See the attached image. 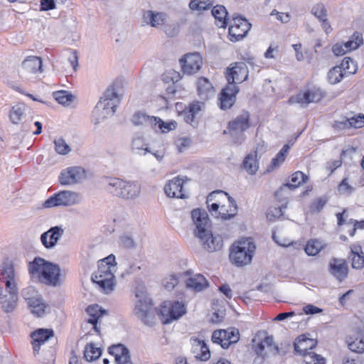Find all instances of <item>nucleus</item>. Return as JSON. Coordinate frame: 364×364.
Wrapping results in <instances>:
<instances>
[{
	"instance_id": "f257e3e1",
	"label": "nucleus",
	"mask_w": 364,
	"mask_h": 364,
	"mask_svg": "<svg viewBox=\"0 0 364 364\" xmlns=\"http://www.w3.org/2000/svg\"><path fill=\"white\" fill-rule=\"evenodd\" d=\"M191 217L196 226L195 235L203 247L210 252L220 250L223 247V240L220 236H214L208 230L209 219L207 213L200 209H194L191 212Z\"/></svg>"
},
{
	"instance_id": "f03ea898",
	"label": "nucleus",
	"mask_w": 364,
	"mask_h": 364,
	"mask_svg": "<svg viewBox=\"0 0 364 364\" xmlns=\"http://www.w3.org/2000/svg\"><path fill=\"white\" fill-rule=\"evenodd\" d=\"M28 271L32 278L52 287L60 285L63 279L59 265L41 257H36L29 263Z\"/></svg>"
},
{
	"instance_id": "7ed1b4c3",
	"label": "nucleus",
	"mask_w": 364,
	"mask_h": 364,
	"mask_svg": "<svg viewBox=\"0 0 364 364\" xmlns=\"http://www.w3.org/2000/svg\"><path fill=\"white\" fill-rule=\"evenodd\" d=\"M207 205L213 215L223 220H230L237 213L235 200L223 191H213L209 194Z\"/></svg>"
},
{
	"instance_id": "20e7f679",
	"label": "nucleus",
	"mask_w": 364,
	"mask_h": 364,
	"mask_svg": "<svg viewBox=\"0 0 364 364\" xmlns=\"http://www.w3.org/2000/svg\"><path fill=\"white\" fill-rule=\"evenodd\" d=\"M115 256L109 255L98 262V268L92 276V280L105 294L114 291L116 286L115 272H117Z\"/></svg>"
},
{
	"instance_id": "39448f33",
	"label": "nucleus",
	"mask_w": 364,
	"mask_h": 364,
	"mask_svg": "<svg viewBox=\"0 0 364 364\" xmlns=\"http://www.w3.org/2000/svg\"><path fill=\"white\" fill-rule=\"evenodd\" d=\"M255 250V245L251 238L242 239L232 245L230 259L237 267L247 265L251 262Z\"/></svg>"
},
{
	"instance_id": "423d86ee",
	"label": "nucleus",
	"mask_w": 364,
	"mask_h": 364,
	"mask_svg": "<svg viewBox=\"0 0 364 364\" xmlns=\"http://www.w3.org/2000/svg\"><path fill=\"white\" fill-rule=\"evenodd\" d=\"M133 313L144 323L149 324L153 318V303L144 287H137Z\"/></svg>"
},
{
	"instance_id": "0eeeda50",
	"label": "nucleus",
	"mask_w": 364,
	"mask_h": 364,
	"mask_svg": "<svg viewBox=\"0 0 364 364\" xmlns=\"http://www.w3.org/2000/svg\"><path fill=\"white\" fill-rule=\"evenodd\" d=\"M81 200L79 193L71 191H62L48 198L43 204L46 208L59 206H72Z\"/></svg>"
},
{
	"instance_id": "6e6552de",
	"label": "nucleus",
	"mask_w": 364,
	"mask_h": 364,
	"mask_svg": "<svg viewBox=\"0 0 364 364\" xmlns=\"http://www.w3.org/2000/svg\"><path fill=\"white\" fill-rule=\"evenodd\" d=\"M185 312L186 307L184 304L179 301H166L158 310V314L164 323H168L173 320L178 319Z\"/></svg>"
},
{
	"instance_id": "1a4fd4ad",
	"label": "nucleus",
	"mask_w": 364,
	"mask_h": 364,
	"mask_svg": "<svg viewBox=\"0 0 364 364\" xmlns=\"http://www.w3.org/2000/svg\"><path fill=\"white\" fill-rule=\"evenodd\" d=\"M251 23L247 19L234 14L229 22V40L232 42H237L245 38L251 28Z\"/></svg>"
},
{
	"instance_id": "9d476101",
	"label": "nucleus",
	"mask_w": 364,
	"mask_h": 364,
	"mask_svg": "<svg viewBox=\"0 0 364 364\" xmlns=\"http://www.w3.org/2000/svg\"><path fill=\"white\" fill-rule=\"evenodd\" d=\"M324 92L318 87H311L302 90L289 99L291 105H299L306 107L310 103H317L324 97Z\"/></svg>"
},
{
	"instance_id": "9b49d317",
	"label": "nucleus",
	"mask_w": 364,
	"mask_h": 364,
	"mask_svg": "<svg viewBox=\"0 0 364 364\" xmlns=\"http://www.w3.org/2000/svg\"><path fill=\"white\" fill-rule=\"evenodd\" d=\"M249 70L243 62L233 63L226 69L225 77L228 85L242 83L247 79Z\"/></svg>"
},
{
	"instance_id": "f8f14e48",
	"label": "nucleus",
	"mask_w": 364,
	"mask_h": 364,
	"mask_svg": "<svg viewBox=\"0 0 364 364\" xmlns=\"http://www.w3.org/2000/svg\"><path fill=\"white\" fill-rule=\"evenodd\" d=\"M240 340V333L235 328L226 330L221 329L213 331L212 341L220 344L223 348H228L231 344L236 343Z\"/></svg>"
},
{
	"instance_id": "ddd939ff",
	"label": "nucleus",
	"mask_w": 364,
	"mask_h": 364,
	"mask_svg": "<svg viewBox=\"0 0 364 364\" xmlns=\"http://www.w3.org/2000/svg\"><path fill=\"white\" fill-rule=\"evenodd\" d=\"M255 352L258 358H261V360L257 362V360H254L255 363H259L265 358L276 355L278 353V348L275 346L274 338L272 336H267L262 340L255 347Z\"/></svg>"
},
{
	"instance_id": "4468645a",
	"label": "nucleus",
	"mask_w": 364,
	"mask_h": 364,
	"mask_svg": "<svg viewBox=\"0 0 364 364\" xmlns=\"http://www.w3.org/2000/svg\"><path fill=\"white\" fill-rule=\"evenodd\" d=\"M180 62L183 72L187 75H193L200 70L203 58L198 53H191L186 54Z\"/></svg>"
},
{
	"instance_id": "2eb2a0df",
	"label": "nucleus",
	"mask_w": 364,
	"mask_h": 364,
	"mask_svg": "<svg viewBox=\"0 0 364 364\" xmlns=\"http://www.w3.org/2000/svg\"><path fill=\"white\" fill-rule=\"evenodd\" d=\"M117 107L112 102L100 100L92 113L94 123L100 124L102 121L112 117L114 114Z\"/></svg>"
},
{
	"instance_id": "dca6fc26",
	"label": "nucleus",
	"mask_w": 364,
	"mask_h": 364,
	"mask_svg": "<svg viewBox=\"0 0 364 364\" xmlns=\"http://www.w3.org/2000/svg\"><path fill=\"white\" fill-rule=\"evenodd\" d=\"M85 177L86 174L83 168L80 167H70L61 172L59 180L61 184L70 186L80 182Z\"/></svg>"
},
{
	"instance_id": "f3484780",
	"label": "nucleus",
	"mask_w": 364,
	"mask_h": 364,
	"mask_svg": "<svg viewBox=\"0 0 364 364\" xmlns=\"http://www.w3.org/2000/svg\"><path fill=\"white\" fill-rule=\"evenodd\" d=\"M266 146L264 143H259L253 153L249 154L244 159L243 167L245 170L251 175L256 173L259 168V164L257 161L258 156L265 151Z\"/></svg>"
},
{
	"instance_id": "a211bd4d",
	"label": "nucleus",
	"mask_w": 364,
	"mask_h": 364,
	"mask_svg": "<svg viewBox=\"0 0 364 364\" xmlns=\"http://www.w3.org/2000/svg\"><path fill=\"white\" fill-rule=\"evenodd\" d=\"M64 232L61 226L52 227L41 235V242L46 249H53L63 237Z\"/></svg>"
},
{
	"instance_id": "6ab92c4d",
	"label": "nucleus",
	"mask_w": 364,
	"mask_h": 364,
	"mask_svg": "<svg viewBox=\"0 0 364 364\" xmlns=\"http://www.w3.org/2000/svg\"><path fill=\"white\" fill-rule=\"evenodd\" d=\"M1 281L4 284V291L18 294L17 277L14 269L11 265L6 266L2 270Z\"/></svg>"
},
{
	"instance_id": "aec40b11",
	"label": "nucleus",
	"mask_w": 364,
	"mask_h": 364,
	"mask_svg": "<svg viewBox=\"0 0 364 364\" xmlns=\"http://www.w3.org/2000/svg\"><path fill=\"white\" fill-rule=\"evenodd\" d=\"M183 275L184 277H187V278L185 279L184 282L186 287L190 291L200 292L208 287L207 279L200 274L190 275L189 272H186L183 273Z\"/></svg>"
},
{
	"instance_id": "412c9836",
	"label": "nucleus",
	"mask_w": 364,
	"mask_h": 364,
	"mask_svg": "<svg viewBox=\"0 0 364 364\" xmlns=\"http://www.w3.org/2000/svg\"><path fill=\"white\" fill-rule=\"evenodd\" d=\"M239 92V87L234 84L227 85L220 93V107L222 109H230L235 102L236 95Z\"/></svg>"
},
{
	"instance_id": "4be33fe9",
	"label": "nucleus",
	"mask_w": 364,
	"mask_h": 364,
	"mask_svg": "<svg viewBox=\"0 0 364 364\" xmlns=\"http://www.w3.org/2000/svg\"><path fill=\"white\" fill-rule=\"evenodd\" d=\"M184 181L182 178L175 177L166 183L164 191L170 198H184L186 197L183 187Z\"/></svg>"
},
{
	"instance_id": "5701e85b",
	"label": "nucleus",
	"mask_w": 364,
	"mask_h": 364,
	"mask_svg": "<svg viewBox=\"0 0 364 364\" xmlns=\"http://www.w3.org/2000/svg\"><path fill=\"white\" fill-rule=\"evenodd\" d=\"M250 114L243 112L240 115L235 117L228 124V129L232 136L242 133L250 127Z\"/></svg>"
},
{
	"instance_id": "b1692460",
	"label": "nucleus",
	"mask_w": 364,
	"mask_h": 364,
	"mask_svg": "<svg viewBox=\"0 0 364 364\" xmlns=\"http://www.w3.org/2000/svg\"><path fill=\"white\" fill-rule=\"evenodd\" d=\"M43 61L38 56H28L22 62V72L25 75H39L43 73Z\"/></svg>"
},
{
	"instance_id": "393cba45",
	"label": "nucleus",
	"mask_w": 364,
	"mask_h": 364,
	"mask_svg": "<svg viewBox=\"0 0 364 364\" xmlns=\"http://www.w3.org/2000/svg\"><path fill=\"white\" fill-rule=\"evenodd\" d=\"M140 193L141 185L137 181L124 180L119 198L132 200L138 198Z\"/></svg>"
},
{
	"instance_id": "a878e982",
	"label": "nucleus",
	"mask_w": 364,
	"mask_h": 364,
	"mask_svg": "<svg viewBox=\"0 0 364 364\" xmlns=\"http://www.w3.org/2000/svg\"><path fill=\"white\" fill-rule=\"evenodd\" d=\"M167 18L168 16L165 13L152 10L144 11L142 16L144 24L155 28H159L165 24Z\"/></svg>"
},
{
	"instance_id": "bb28decb",
	"label": "nucleus",
	"mask_w": 364,
	"mask_h": 364,
	"mask_svg": "<svg viewBox=\"0 0 364 364\" xmlns=\"http://www.w3.org/2000/svg\"><path fill=\"white\" fill-rule=\"evenodd\" d=\"M124 180L117 177H105L102 179L104 190L114 197L119 198Z\"/></svg>"
},
{
	"instance_id": "cd10ccee",
	"label": "nucleus",
	"mask_w": 364,
	"mask_h": 364,
	"mask_svg": "<svg viewBox=\"0 0 364 364\" xmlns=\"http://www.w3.org/2000/svg\"><path fill=\"white\" fill-rule=\"evenodd\" d=\"M329 265L331 274L340 282L347 277L348 268L344 259L333 258Z\"/></svg>"
},
{
	"instance_id": "c85d7f7f",
	"label": "nucleus",
	"mask_w": 364,
	"mask_h": 364,
	"mask_svg": "<svg viewBox=\"0 0 364 364\" xmlns=\"http://www.w3.org/2000/svg\"><path fill=\"white\" fill-rule=\"evenodd\" d=\"M191 350L195 357L200 360L206 361L210 358V352L203 341L196 338L191 339Z\"/></svg>"
},
{
	"instance_id": "c756f323",
	"label": "nucleus",
	"mask_w": 364,
	"mask_h": 364,
	"mask_svg": "<svg viewBox=\"0 0 364 364\" xmlns=\"http://www.w3.org/2000/svg\"><path fill=\"white\" fill-rule=\"evenodd\" d=\"M54 336L53 331L48 328H40L31 334L34 353H38L41 345Z\"/></svg>"
},
{
	"instance_id": "7c9ffc66",
	"label": "nucleus",
	"mask_w": 364,
	"mask_h": 364,
	"mask_svg": "<svg viewBox=\"0 0 364 364\" xmlns=\"http://www.w3.org/2000/svg\"><path fill=\"white\" fill-rule=\"evenodd\" d=\"M18 300V294L7 293L3 288L0 289V305L4 312H12L17 306Z\"/></svg>"
},
{
	"instance_id": "2f4dec72",
	"label": "nucleus",
	"mask_w": 364,
	"mask_h": 364,
	"mask_svg": "<svg viewBox=\"0 0 364 364\" xmlns=\"http://www.w3.org/2000/svg\"><path fill=\"white\" fill-rule=\"evenodd\" d=\"M316 346V341L312 338H307L304 335H301L296 339L294 342L295 351L304 358L308 355L311 350Z\"/></svg>"
},
{
	"instance_id": "473e14b6",
	"label": "nucleus",
	"mask_w": 364,
	"mask_h": 364,
	"mask_svg": "<svg viewBox=\"0 0 364 364\" xmlns=\"http://www.w3.org/2000/svg\"><path fill=\"white\" fill-rule=\"evenodd\" d=\"M349 259L353 269H362L364 267V252L360 245L355 244L350 246Z\"/></svg>"
},
{
	"instance_id": "72a5a7b5",
	"label": "nucleus",
	"mask_w": 364,
	"mask_h": 364,
	"mask_svg": "<svg viewBox=\"0 0 364 364\" xmlns=\"http://www.w3.org/2000/svg\"><path fill=\"white\" fill-rule=\"evenodd\" d=\"M156 117L149 116L144 112H137L132 117V122L136 127H148L153 129Z\"/></svg>"
},
{
	"instance_id": "f704fd0d",
	"label": "nucleus",
	"mask_w": 364,
	"mask_h": 364,
	"mask_svg": "<svg viewBox=\"0 0 364 364\" xmlns=\"http://www.w3.org/2000/svg\"><path fill=\"white\" fill-rule=\"evenodd\" d=\"M109 353L114 357L115 363L131 358L129 349L121 343L111 346Z\"/></svg>"
},
{
	"instance_id": "c9c22d12",
	"label": "nucleus",
	"mask_w": 364,
	"mask_h": 364,
	"mask_svg": "<svg viewBox=\"0 0 364 364\" xmlns=\"http://www.w3.org/2000/svg\"><path fill=\"white\" fill-rule=\"evenodd\" d=\"M197 87L198 95L203 100H208L214 93L213 85L207 78H200Z\"/></svg>"
},
{
	"instance_id": "e433bc0d",
	"label": "nucleus",
	"mask_w": 364,
	"mask_h": 364,
	"mask_svg": "<svg viewBox=\"0 0 364 364\" xmlns=\"http://www.w3.org/2000/svg\"><path fill=\"white\" fill-rule=\"evenodd\" d=\"M326 247V244L318 239H311L307 241L304 248L309 256H316Z\"/></svg>"
},
{
	"instance_id": "4c0bfd02",
	"label": "nucleus",
	"mask_w": 364,
	"mask_h": 364,
	"mask_svg": "<svg viewBox=\"0 0 364 364\" xmlns=\"http://www.w3.org/2000/svg\"><path fill=\"white\" fill-rule=\"evenodd\" d=\"M26 106L18 104L13 106L9 112V118L13 124H18L26 117Z\"/></svg>"
},
{
	"instance_id": "58836bf2",
	"label": "nucleus",
	"mask_w": 364,
	"mask_h": 364,
	"mask_svg": "<svg viewBox=\"0 0 364 364\" xmlns=\"http://www.w3.org/2000/svg\"><path fill=\"white\" fill-rule=\"evenodd\" d=\"M177 122L174 120L164 122L159 117H156V120L154 123L153 130L156 132L168 133L170 131L176 129Z\"/></svg>"
},
{
	"instance_id": "ea45409f",
	"label": "nucleus",
	"mask_w": 364,
	"mask_h": 364,
	"mask_svg": "<svg viewBox=\"0 0 364 364\" xmlns=\"http://www.w3.org/2000/svg\"><path fill=\"white\" fill-rule=\"evenodd\" d=\"M212 15L218 21L217 25L219 27H225L227 24L228 11L223 5H216L211 10Z\"/></svg>"
},
{
	"instance_id": "a19ab883",
	"label": "nucleus",
	"mask_w": 364,
	"mask_h": 364,
	"mask_svg": "<svg viewBox=\"0 0 364 364\" xmlns=\"http://www.w3.org/2000/svg\"><path fill=\"white\" fill-rule=\"evenodd\" d=\"M203 107L204 105L198 102L191 104L188 112L186 113V122L188 124H192L194 122V119L200 115Z\"/></svg>"
},
{
	"instance_id": "79ce46f5",
	"label": "nucleus",
	"mask_w": 364,
	"mask_h": 364,
	"mask_svg": "<svg viewBox=\"0 0 364 364\" xmlns=\"http://www.w3.org/2000/svg\"><path fill=\"white\" fill-rule=\"evenodd\" d=\"M87 313L89 315L87 323L92 325V328L97 331V323L102 316L100 308L98 305H90L87 308Z\"/></svg>"
},
{
	"instance_id": "37998d69",
	"label": "nucleus",
	"mask_w": 364,
	"mask_h": 364,
	"mask_svg": "<svg viewBox=\"0 0 364 364\" xmlns=\"http://www.w3.org/2000/svg\"><path fill=\"white\" fill-rule=\"evenodd\" d=\"M289 146L288 144H285L279 152L272 159L270 166L268 167L267 171H270L274 168L280 166V165L284 161L286 156L288 153Z\"/></svg>"
},
{
	"instance_id": "c03bdc74",
	"label": "nucleus",
	"mask_w": 364,
	"mask_h": 364,
	"mask_svg": "<svg viewBox=\"0 0 364 364\" xmlns=\"http://www.w3.org/2000/svg\"><path fill=\"white\" fill-rule=\"evenodd\" d=\"M31 313L38 316H43L48 309V306L45 304L41 296L38 297L36 301H34L33 304H28Z\"/></svg>"
},
{
	"instance_id": "a18cd8bd",
	"label": "nucleus",
	"mask_w": 364,
	"mask_h": 364,
	"mask_svg": "<svg viewBox=\"0 0 364 364\" xmlns=\"http://www.w3.org/2000/svg\"><path fill=\"white\" fill-rule=\"evenodd\" d=\"M119 244L124 248L133 250L137 247L139 242L134 239L132 233L125 232L120 235Z\"/></svg>"
},
{
	"instance_id": "49530a36",
	"label": "nucleus",
	"mask_w": 364,
	"mask_h": 364,
	"mask_svg": "<svg viewBox=\"0 0 364 364\" xmlns=\"http://www.w3.org/2000/svg\"><path fill=\"white\" fill-rule=\"evenodd\" d=\"M101 349L96 347L93 343L88 344L85 346L84 357L87 361L92 362L101 356Z\"/></svg>"
},
{
	"instance_id": "de8ad7c7",
	"label": "nucleus",
	"mask_w": 364,
	"mask_h": 364,
	"mask_svg": "<svg viewBox=\"0 0 364 364\" xmlns=\"http://www.w3.org/2000/svg\"><path fill=\"white\" fill-rule=\"evenodd\" d=\"M55 100L63 106L70 105L75 100V96L65 90L53 92Z\"/></svg>"
},
{
	"instance_id": "09e8293b",
	"label": "nucleus",
	"mask_w": 364,
	"mask_h": 364,
	"mask_svg": "<svg viewBox=\"0 0 364 364\" xmlns=\"http://www.w3.org/2000/svg\"><path fill=\"white\" fill-rule=\"evenodd\" d=\"M345 128H361L364 127V114H358L347 119L342 123Z\"/></svg>"
},
{
	"instance_id": "8fccbe9b",
	"label": "nucleus",
	"mask_w": 364,
	"mask_h": 364,
	"mask_svg": "<svg viewBox=\"0 0 364 364\" xmlns=\"http://www.w3.org/2000/svg\"><path fill=\"white\" fill-rule=\"evenodd\" d=\"M307 180V176H306L303 172L296 171L291 175V183L285 184L284 186L288 187L290 189L295 188L300 184L306 182Z\"/></svg>"
},
{
	"instance_id": "3c124183",
	"label": "nucleus",
	"mask_w": 364,
	"mask_h": 364,
	"mask_svg": "<svg viewBox=\"0 0 364 364\" xmlns=\"http://www.w3.org/2000/svg\"><path fill=\"white\" fill-rule=\"evenodd\" d=\"M363 43V38L360 33H355L351 38L346 43H343L345 50L347 52L357 49Z\"/></svg>"
},
{
	"instance_id": "603ef678",
	"label": "nucleus",
	"mask_w": 364,
	"mask_h": 364,
	"mask_svg": "<svg viewBox=\"0 0 364 364\" xmlns=\"http://www.w3.org/2000/svg\"><path fill=\"white\" fill-rule=\"evenodd\" d=\"M21 295L28 304H33L41 296L38 291L33 287H28L22 290Z\"/></svg>"
},
{
	"instance_id": "864d4df0",
	"label": "nucleus",
	"mask_w": 364,
	"mask_h": 364,
	"mask_svg": "<svg viewBox=\"0 0 364 364\" xmlns=\"http://www.w3.org/2000/svg\"><path fill=\"white\" fill-rule=\"evenodd\" d=\"M346 75L338 65L331 69L328 73V81L331 84H336L341 81Z\"/></svg>"
},
{
	"instance_id": "5fc2aeb1",
	"label": "nucleus",
	"mask_w": 364,
	"mask_h": 364,
	"mask_svg": "<svg viewBox=\"0 0 364 364\" xmlns=\"http://www.w3.org/2000/svg\"><path fill=\"white\" fill-rule=\"evenodd\" d=\"M54 145L55 151L60 155L68 154L71 151V148L67 144L65 140L61 137L54 139Z\"/></svg>"
},
{
	"instance_id": "6e6d98bb",
	"label": "nucleus",
	"mask_w": 364,
	"mask_h": 364,
	"mask_svg": "<svg viewBox=\"0 0 364 364\" xmlns=\"http://www.w3.org/2000/svg\"><path fill=\"white\" fill-rule=\"evenodd\" d=\"M340 68L343 70L345 75L354 74L356 72L357 66L354 61L348 57H346L342 60Z\"/></svg>"
},
{
	"instance_id": "4d7b16f0",
	"label": "nucleus",
	"mask_w": 364,
	"mask_h": 364,
	"mask_svg": "<svg viewBox=\"0 0 364 364\" xmlns=\"http://www.w3.org/2000/svg\"><path fill=\"white\" fill-rule=\"evenodd\" d=\"M100 100H105L107 102H109L117 106L119 102V96L114 88L109 87L107 89Z\"/></svg>"
},
{
	"instance_id": "13d9d810",
	"label": "nucleus",
	"mask_w": 364,
	"mask_h": 364,
	"mask_svg": "<svg viewBox=\"0 0 364 364\" xmlns=\"http://www.w3.org/2000/svg\"><path fill=\"white\" fill-rule=\"evenodd\" d=\"M181 274H172L167 276L163 282L164 288L168 291L173 290L179 282V276Z\"/></svg>"
},
{
	"instance_id": "bf43d9fd",
	"label": "nucleus",
	"mask_w": 364,
	"mask_h": 364,
	"mask_svg": "<svg viewBox=\"0 0 364 364\" xmlns=\"http://www.w3.org/2000/svg\"><path fill=\"white\" fill-rule=\"evenodd\" d=\"M208 1H190L189 8L192 11L201 14L203 11L210 8V4Z\"/></svg>"
},
{
	"instance_id": "052dcab7",
	"label": "nucleus",
	"mask_w": 364,
	"mask_h": 364,
	"mask_svg": "<svg viewBox=\"0 0 364 364\" xmlns=\"http://www.w3.org/2000/svg\"><path fill=\"white\" fill-rule=\"evenodd\" d=\"M338 191L341 195L350 196L355 191V188L349 184L347 178H343L338 186Z\"/></svg>"
},
{
	"instance_id": "680f3d73",
	"label": "nucleus",
	"mask_w": 364,
	"mask_h": 364,
	"mask_svg": "<svg viewBox=\"0 0 364 364\" xmlns=\"http://www.w3.org/2000/svg\"><path fill=\"white\" fill-rule=\"evenodd\" d=\"M349 349L355 353H361L364 351V339L356 338L353 341H348Z\"/></svg>"
},
{
	"instance_id": "e2e57ef3",
	"label": "nucleus",
	"mask_w": 364,
	"mask_h": 364,
	"mask_svg": "<svg viewBox=\"0 0 364 364\" xmlns=\"http://www.w3.org/2000/svg\"><path fill=\"white\" fill-rule=\"evenodd\" d=\"M192 144V140L190 137H181L176 140L175 145L180 152L187 150Z\"/></svg>"
},
{
	"instance_id": "0e129e2a",
	"label": "nucleus",
	"mask_w": 364,
	"mask_h": 364,
	"mask_svg": "<svg viewBox=\"0 0 364 364\" xmlns=\"http://www.w3.org/2000/svg\"><path fill=\"white\" fill-rule=\"evenodd\" d=\"M306 364H325V359L321 355L310 351L308 355L304 358Z\"/></svg>"
},
{
	"instance_id": "69168bd1",
	"label": "nucleus",
	"mask_w": 364,
	"mask_h": 364,
	"mask_svg": "<svg viewBox=\"0 0 364 364\" xmlns=\"http://www.w3.org/2000/svg\"><path fill=\"white\" fill-rule=\"evenodd\" d=\"M283 215L281 208L270 207L267 213V218L269 221L274 222Z\"/></svg>"
},
{
	"instance_id": "338daca9",
	"label": "nucleus",
	"mask_w": 364,
	"mask_h": 364,
	"mask_svg": "<svg viewBox=\"0 0 364 364\" xmlns=\"http://www.w3.org/2000/svg\"><path fill=\"white\" fill-rule=\"evenodd\" d=\"M311 13L319 19H322L326 16V11L324 6L320 3L312 8Z\"/></svg>"
},
{
	"instance_id": "774afa93",
	"label": "nucleus",
	"mask_w": 364,
	"mask_h": 364,
	"mask_svg": "<svg viewBox=\"0 0 364 364\" xmlns=\"http://www.w3.org/2000/svg\"><path fill=\"white\" fill-rule=\"evenodd\" d=\"M132 148L134 149L145 150L146 151H149L146 144L144 141V139L141 136L135 137L133 139Z\"/></svg>"
}]
</instances>
